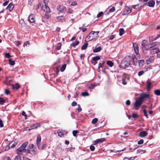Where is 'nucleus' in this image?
<instances>
[{"mask_svg": "<svg viewBox=\"0 0 160 160\" xmlns=\"http://www.w3.org/2000/svg\"><path fill=\"white\" fill-rule=\"evenodd\" d=\"M132 117L134 118H136L138 117V115L135 113H132Z\"/></svg>", "mask_w": 160, "mask_h": 160, "instance_id": "338daca9", "label": "nucleus"}, {"mask_svg": "<svg viewBox=\"0 0 160 160\" xmlns=\"http://www.w3.org/2000/svg\"><path fill=\"white\" fill-rule=\"evenodd\" d=\"M122 83L123 85H125L127 84V82L125 81L124 78H127L128 79V76L127 74L123 73V75L122 76Z\"/></svg>", "mask_w": 160, "mask_h": 160, "instance_id": "2eb2a0df", "label": "nucleus"}, {"mask_svg": "<svg viewBox=\"0 0 160 160\" xmlns=\"http://www.w3.org/2000/svg\"><path fill=\"white\" fill-rule=\"evenodd\" d=\"M34 147V145L33 144H30L28 147V148L29 149V150H30V149H33V148Z\"/></svg>", "mask_w": 160, "mask_h": 160, "instance_id": "13d9d810", "label": "nucleus"}, {"mask_svg": "<svg viewBox=\"0 0 160 160\" xmlns=\"http://www.w3.org/2000/svg\"><path fill=\"white\" fill-rule=\"evenodd\" d=\"M143 143V139H141L138 142V143L139 145L142 144Z\"/></svg>", "mask_w": 160, "mask_h": 160, "instance_id": "bf43d9fd", "label": "nucleus"}, {"mask_svg": "<svg viewBox=\"0 0 160 160\" xmlns=\"http://www.w3.org/2000/svg\"><path fill=\"white\" fill-rule=\"evenodd\" d=\"M150 52L151 54L153 55L155 53H157L159 52V49L157 48H153L152 49H150Z\"/></svg>", "mask_w": 160, "mask_h": 160, "instance_id": "9b49d317", "label": "nucleus"}, {"mask_svg": "<svg viewBox=\"0 0 160 160\" xmlns=\"http://www.w3.org/2000/svg\"><path fill=\"white\" fill-rule=\"evenodd\" d=\"M149 41H151V42H152V41L155 40H154V38H153V36L150 37L149 38Z\"/></svg>", "mask_w": 160, "mask_h": 160, "instance_id": "052dcab7", "label": "nucleus"}, {"mask_svg": "<svg viewBox=\"0 0 160 160\" xmlns=\"http://www.w3.org/2000/svg\"><path fill=\"white\" fill-rule=\"evenodd\" d=\"M12 81V80H9V79H8V78H6V81H5V82H6V84H9V83Z\"/></svg>", "mask_w": 160, "mask_h": 160, "instance_id": "49530a36", "label": "nucleus"}, {"mask_svg": "<svg viewBox=\"0 0 160 160\" xmlns=\"http://www.w3.org/2000/svg\"><path fill=\"white\" fill-rule=\"evenodd\" d=\"M41 8L42 10L47 13L51 12L49 8L47 6L45 3L44 5H42Z\"/></svg>", "mask_w": 160, "mask_h": 160, "instance_id": "0eeeda50", "label": "nucleus"}, {"mask_svg": "<svg viewBox=\"0 0 160 160\" xmlns=\"http://www.w3.org/2000/svg\"><path fill=\"white\" fill-rule=\"evenodd\" d=\"M5 102V100L3 98H0V104L3 105Z\"/></svg>", "mask_w": 160, "mask_h": 160, "instance_id": "a19ab883", "label": "nucleus"}, {"mask_svg": "<svg viewBox=\"0 0 160 160\" xmlns=\"http://www.w3.org/2000/svg\"><path fill=\"white\" fill-rule=\"evenodd\" d=\"M46 146L47 145L46 144H43L42 145L41 149L42 150H44L46 148Z\"/></svg>", "mask_w": 160, "mask_h": 160, "instance_id": "680f3d73", "label": "nucleus"}, {"mask_svg": "<svg viewBox=\"0 0 160 160\" xmlns=\"http://www.w3.org/2000/svg\"><path fill=\"white\" fill-rule=\"evenodd\" d=\"M82 95L83 96H89V94L87 92H84L82 93Z\"/></svg>", "mask_w": 160, "mask_h": 160, "instance_id": "a18cd8bd", "label": "nucleus"}, {"mask_svg": "<svg viewBox=\"0 0 160 160\" xmlns=\"http://www.w3.org/2000/svg\"><path fill=\"white\" fill-rule=\"evenodd\" d=\"M154 94L157 96L160 95V90L159 89L155 90L154 91Z\"/></svg>", "mask_w": 160, "mask_h": 160, "instance_id": "c9c22d12", "label": "nucleus"}, {"mask_svg": "<svg viewBox=\"0 0 160 160\" xmlns=\"http://www.w3.org/2000/svg\"><path fill=\"white\" fill-rule=\"evenodd\" d=\"M95 32L92 31L89 33V35H88V36H87L86 38V39H87V40H88V41H91L93 39H94V38L93 37H92L91 36H90V35H93L95 33Z\"/></svg>", "mask_w": 160, "mask_h": 160, "instance_id": "9d476101", "label": "nucleus"}, {"mask_svg": "<svg viewBox=\"0 0 160 160\" xmlns=\"http://www.w3.org/2000/svg\"><path fill=\"white\" fill-rule=\"evenodd\" d=\"M12 89H13L17 90L20 87V85L18 83H16L15 85H12Z\"/></svg>", "mask_w": 160, "mask_h": 160, "instance_id": "412c9836", "label": "nucleus"}, {"mask_svg": "<svg viewBox=\"0 0 160 160\" xmlns=\"http://www.w3.org/2000/svg\"><path fill=\"white\" fill-rule=\"evenodd\" d=\"M14 160H21V157L19 155L16 156L15 158H14Z\"/></svg>", "mask_w": 160, "mask_h": 160, "instance_id": "5fc2aeb1", "label": "nucleus"}, {"mask_svg": "<svg viewBox=\"0 0 160 160\" xmlns=\"http://www.w3.org/2000/svg\"><path fill=\"white\" fill-rule=\"evenodd\" d=\"M28 19L30 22H34L35 21L34 15L33 14H30L28 17Z\"/></svg>", "mask_w": 160, "mask_h": 160, "instance_id": "dca6fc26", "label": "nucleus"}, {"mask_svg": "<svg viewBox=\"0 0 160 160\" xmlns=\"http://www.w3.org/2000/svg\"><path fill=\"white\" fill-rule=\"evenodd\" d=\"M143 100H141L139 98L138 100H136L134 104L133 105L134 107H138L140 106L143 103Z\"/></svg>", "mask_w": 160, "mask_h": 160, "instance_id": "20e7f679", "label": "nucleus"}, {"mask_svg": "<svg viewBox=\"0 0 160 160\" xmlns=\"http://www.w3.org/2000/svg\"><path fill=\"white\" fill-rule=\"evenodd\" d=\"M147 90L148 91H149L150 90V86L152 84L151 82L148 80L147 81Z\"/></svg>", "mask_w": 160, "mask_h": 160, "instance_id": "4be33fe9", "label": "nucleus"}, {"mask_svg": "<svg viewBox=\"0 0 160 160\" xmlns=\"http://www.w3.org/2000/svg\"><path fill=\"white\" fill-rule=\"evenodd\" d=\"M28 142H25L23 143L21 145V146L23 148H24L25 149V148L27 147L28 145Z\"/></svg>", "mask_w": 160, "mask_h": 160, "instance_id": "58836bf2", "label": "nucleus"}, {"mask_svg": "<svg viewBox=\"0 0 160 160\" xmlns=\"http://www.w3.org/2000/svg\"><path fill=\"white\" fill-rule=\"evenodd\" d=\"M22 116H24L25 117V119H27L26 117H27V114H26L25 112L24 111H23L22 112Z\"/></svg>", "mask_w": 160, "mask_h": 160, "instance_id": "69168bd1", "label": "nucleus"}, {"mask_svg": "<svg viewBox=\"0 0 160 160\" xmlns=\"http://www.w3.org/2000/svg\"><path fill=\"white\" fill-rule=\"evenodd\" d=\"M148 134L147 132L146 131H142L139 133V136L142 138H143L146 136Z\"/></svg>", "mask_w": 160, "mask_h": 160, "instance_id": "a211bd4d", "label": "nucleus"}, {"mask_svg": "<svg viewBox=\"0 0 160 160\" xmlns=\"http://www.w3.org/2000/svg\"><path fill=\"white\" fill-rule=\"evenodd\" d=\"M41 140V138L40 135H38L37 136V145L38 149H40V144Z\"/></svg>", "mask_w": 160, "mask_h": 160, "instance_id": "f8f14e48", "label": "nucleus"}, {"mask_svg": "<svg viewBox=\"0 0 160 160\" xmlns=\"http://www.w3.org/2000/svg\"><path fill=\"white\" fill-rule=\"evenodd\" d=\"M102 49L101 47L99 46L98 48H95L93 50V52H97L100 51Z\"/></svg>", "mask_w": 160, "mask_h": 160, "instance_id": "393cba45", "label": "nucleus"}, {"mask_svg": "<svg viewBox=\"0 0 160 160\" xmlns=\"http://www.w3.org/2000/svg\"><path fill=\"white\" fill-rule=\"evenodd\" d=\"M73 10L70 8H68V10H67V12L68 13H73Z\"/></svg>", "mask_w": 160, "mask_h": 160, "instance_id": "8fccbe9b", "label": "nucleus"}, {"mask_svg": "<svg viewBox=\"0 0 160 160\" xmlns=\"http://www.w3.org/2000/svg\"><path fill=\"white\" fill-rule=\"evenodd\" d=\"M146 43V41L145 40H143L141 43V45L143 47H142L143 49H145V46Z\"/></svg>", "mask_w": 160, "mask_h": 160, "instance_id": "e433bc0d", "label": "nucleus"}, {"mask_svg": "<svg viewBox=\"0 0 160 160\" xmlns=\"http://www.w3.org/2000/svg\"><path fill=\"white\" fill-rule=\"evenodd\" d=\"M154 46H155V44H154V42H153L151 44L148 45V48L147 49V50L152 49Z\"/></svg>", "mask_w": 160, "mask_h": 160, "instance_id": "72a5a7b5", "label": "nucleus"}, {"mask_svg": "<svg viewBox=\"0 0 160 160\" xmlns=\"http://www.w3.org/2000/svg\"><path fill=\"white\" fill-rule=\"evenodd\" d=\"M57 10L60 12H64L66 10V8L62 5H60L57 6Z\"/></svg>", "mask_w": 160, "mask_h": 160, "instance_id": "1a4fd4ad", "label": "nucleus"}, {"mask_svg": "<svg viewBox=\"0 0 160 160\" xmlns=\"http://www.w3.org/2000/svg\"><path fill=\"white\" fill-rule=\"evenodd\" d=\"M62 44L61 43H59L56 47L57 50H59L61 49Z\"/></svg>", "mask_w": 160, "mask_h": 160, "instance_id": "09e8293b", "label": "nucleus"}, {"mask_svg": "<svg viewBox=\"0 0 160 160\" xmlns=\"http://www.w3.org/2000/svg\"><path fill=\"white\" fill-rule=\"evenodd\" d=\"M95 147L93 145H91L90 146V149L92 151H93L95 150Z\"/></svg>", "mask_w": 160, "mask_h": 160, "instance_id": "864d4df0", "label": "nucleus"}, {"mask_svg": "<svg viewBox=\"0 0 160 160\" xmlns=\"http://www.w3.org/2000/svg\"><path fill=\"white\" fill-rule=\"evenodd\" d=\"M41 125L39 123H34L30 127V128H31V129H34L38 127H40Z\"/></svg>", "mask_w": 160, "mask_h": 160, "instance_id": "f3484780", "label": "nucleus"}, {"mask_svg": "<svg viewBox=\"0 0 160 160\" xmlns=\"http://www.w3.org/2000/svg\"><path fill=\"white\" fill-rule=\"evenodd\" d=\"M139 98L141 100H142L143 101V99L145 98H147V99H149L150 98V97L149 94L146 93H144L141 94Z\"/></svg>", "mask_w": 160, "mask_h": 160, "instance_id": "f03ea898", "label": "nucleus"}, {"mask_svg": "<svg viewBox=\"0 0 160 160\" xmlns=\"http://www.w3.org/2000/svg\"><path fill=\"white\" fill-rule=\"evenodd\" d=\"M64 17L63 16H58L56 17L58 21H61L64 19Z\"/></svg>", "mask_w": 160, "mask_h": 160, "instance_id": "7c9ffc66", "label": "nucleus"}, {"mask_svg": "<svg viewBox=\"0 0 160 160\" xmlns=\"http://www.w3.org/2000/svg\"><path fill=\"white\" fill-rule=\"evenodd\" d=\"M132 12V9L128 6H126L123 11L124 13L122 15H127L130 13Z\"/></svg>", "mask_w": 160, "mask_h": 160, "instance_id": "7ed1b4c3", "label": "nucleus"}, {"mask_svg": "<svg viewBox=\"0 0 160 160\" xmlns=\"http://www.w3.org/2000/svg\"><path fill=\"white\" fill-rule=\"evenodd\" d=\"M98 143H102L104 142L105 140V138H102L100 139H96Z\"/></svg>", "mask_w": 160, "mask_h": 160, "instance_id": "cd10ccee", "label": "nucleus"}, {"mask_svg": "<svg viewBox=\"0 0 160 160\" xmlns=\"http://www.w3.org/2000/svg\"><path fill=\"white\" fill-rule=\"evenodd\" d=\"M124 32V30L122 28H121L119 30V35L120 36H122Z\"/></svg>", "mask_w": 160, "mask_h": 160, "instance_id": "f704fd0d", "label": "nucleus"}, {"mask_svg": "<svg viewBox=\"0 0 160 160\" xmlns=\"http://www.w3.org/2000/svg\"><path fill=\"white\" fill-rule=\"evenodd\" d=\"M27 152L30 153L32 155H34L36 154V151L33 149L32 150H29L28 149L27 150Z\"/></svg>", "mask_w": 160, "mask_h": 160, "instance_id": "aec40b11", "label": "nucleus"}, {"mask_svg": "<svg viewBox=\"0 0 160 160\" xmlns=\"http://www.w3.org/2000/svg\"><path fill=\"white\" fill-rule=\"evenodd\" d=\"M131 64L135 65L137 63V59L135 55H132L131 57Z\"/></svg>", "mask_w": 160, "mask_h": 160, "instance_id": "6e6552de", "label": "nucleus"}, {"mask_svg": "<svg viewBox=\"0 0 160 160\" xmlns=\"http://www.w3.org/2000/svg\"><path fill=\"white\" fill-rule=\"evenodd\" d=\"M136 158V157H130V158H128V157H125L124 158V160H126V159H127L128 160H133L135 159V158Z\"/></svg>", "mask_w": 160, "mask_h": 160, "instance_id": "ea45409f", "label": "nucleus"}, {"mask_svg": "<svg viewBox=\"0 0 160 160\" xmlns=\"http://www.w3.org/2000/svg\"><path fill=\"white\" fill-rule=\"evenodd\" d=\"M57 133L58 134V135L61 137L64 135H66L67 134V132L65 131L62 130H58L57 132Z\"/></svg>", "mask_w": 160, "mask_h": 160, "instance_id": "ddd939ff", "label": "nucleus"}, {"mask_svg": "<svg viewBox=\"0 0 160 160\" xmlns=\"http://www.w3.org/2000/svg\"><path fill=\"white\" fill-rule=\"evenodd\" d=\"M134 49L135 52L136 53H138V46H136L134 48Z\"/></svg>", "mask_w": 160, "mask_h": 160, "instance_id": "0e129e2a", "label": "nucleus"}, {"mask_svg": "<svg viewBox=\"0 0 160 160\" xmlns=\"http://www.w3.org/2000/svg\"><path fill=\"white\" fill-rule=\"evenodd\" d=\"M79 43V42L78 41H75L73 42L72 45L74 47L77 45Z\"/></svg>", "mask_w": 160, "mask_h": 160, "instance_id": "79ce46f5", "label": "nucleus"}, {"mask_svg": "<svg viewBox=\"0 0 160 160\" xmlns=\"http://www.w3.org/2000/svg\"><path fill=\"white\" fill-rule=\"evenodd\" d=\"M100 57L99 56H97L94 57H93L91 60H92L93 61H97L100 60Z\"/></svg>", "mask_w": 160, "mask_h": 160, "instance_id": "2f4dec72", "label": "nucleus"}, {"mask_svg": "<svg viewBox=\"0 0 160 160\" xmlns=\"http://www.w3.org/2000/svg\"><path fill=\"white\" fill-rule=\"evenodd\" d=\"M5 56V57L8 58H9L11 57V55L9 53H6Z\"/></svg>", "mask_w": 160, "mask_h": 160, "instance_id": "774afa93", "label": "nucleus"}, {"mask_svg": "<svg viewBox=\"0 0 160 160\" xmlns=\"http://www.w3.org/2000/svg\"><path fill=\"white\" fill-rule=\"evenodd\" d=\"M131 57L127 56L125 57L121 61L120 67L122 69H125L128 68L131 64Z\"/></svg>", "mask_w": 160, "mask_h": 160, "instance_id": "f257e3e1", "label": "nucleus"}, {"mask_svg": "<svg viewBox=\"0 0 160 160\" xmlns=\"http://www.w3.org/2000/svg\"><path fill=\"white\" fill-rule=\"evenodd\" d=\"M138 65L140 67H142L144 64V61L143 60H141L138 61Z\"/></svg>", "mask_w": 160, "mask_h": 160, "instance_id": "a878e982", "label": "nucleus"}, {"mask_svg": "<svg viewBox=\"0 0 160 160\" xmlns=\"http://www.w3.org/2000/svg\"><path fill=\"white\" fill-rule=\"evenodd\" d=\"M44 17L46 18L49 19L51 18V15L50 14L46 13L45 14Z\"/></svg>", "mask_w": 160, "mask_h": 160, "instance_id": "37998d69", "label": "nucleus"}, {"mask_svg": "<svg viewBox=\"0 0 160 160\" xmlns=\"http://www.w3.org/2000/svg\"><path fill=\"white\" fill-rule=\"evenodd\" d=\"M145 72V71L143 70L140 71L138 72V75L139 76H140L144 74Z\"/></svg>", "mask_w": 160, "mask_h": 160, "instance_id": "c03bdc74", "label": "nucleus"}, {"mask_svg": "<svg viewBox=\"0 0 160 160\" xmlns=\"http://www.w3.org/2000/svg\"><path fill=\"white\" fill-rule=\"evenodd\" d=\"M14 8V5L12 3H9L7 7V8L10 11H11Z\"/></svg>", "mask_w": 160, "mask_h": 160, "instance_id": "5701e85b", "label": "nucleus"}, {"mask_svg": "<svg viewBox=\"0 0 160 160\" xmlns=\"http://www.w3.org/2000/svg\"><path fill=\"white\" fill-rule=\"evenodd\" d=\"M10 146L9 145V144L8 145H7L5 148V151H8V150L10 149Z\"/></svg>", "mask_w": 160, "mask_h": 160, "instance_id": "e2e57ef3", "label": "nucleus"}, {"mask_svg": "<svg viewBox=\"0 0 160 160\" xmlns=\"http://www.w3.org/2000/svg\"><path fill=\"white\" fill-rule=\"evenodd\" d=\"M66 66H67V64H63L62 66L61 67V68L60 69V71L61 72H63L65 70V69L66 67Z\"/></svg>", "mask_w": 160, "mask_h": 160, "instance_id": "c85d7f7f", "label": "nucleus"}, {"mask_svg": "<svg viewBox=\"0 0 160 160\" xmlns=\"http://www.w3.org/2000/svg\"><path fill=\"white\" fill-rule=\"evenodd\" d=\"M155 4V2L154 0H152L149 1L148 2L145 3L144 5H147L150 7H153Z\"/></svg>", "mask_w": 160, "mask_h": 160, "instance_id": "423d86ee", "label": "nucleus"}, {"mask_svg": "<svg viewBox=\"0 0 160 160\" xmlns=\"http://www.w3.org/2000/svg\"><path fill=\"white\" fill-rule=\"evenodd\" d=\"M154 59V58L153 56H152L150 58L146 60V62L147 64H150L151 62H152Z\"/></svg>", "mask_w": 160, "mask_h": 160, "instance_id": "6ab92c4d", "label": "nucleus"}, {"mask_svg": "<svg viewBox=\"0 0 160 160\" xmlns=\"http://www.w3.org/2000/svg\"><path fill=\"white\" fill-rule=\"evenodd\" d=\"M115 7H112L111 8L109 9V11L110 12H112L115 11Z\"/></svg>", "mask_w": 160, "mask_h": 160, "instance_id": "6e6d98bb", "label": "nucleus"}, {"mask_svg": "<svg viewBox=\"0 0 160 160\" xmlns=\"http://www.w3.org/2000/svg\"><path fill=\"white\" fill-rule=\"evenodd\" d=\"M97 86L96 83L91 84L90 86L88 87V88L89 89H92Z\"/></svg>", "mask_w": 160, "mask_h": 160, "instance_id": "c756f323", "label": "nucleus"}, {"mask_svg": "<svg viewBox=\"0 0 160 160\" xmlns=\"http://www.w3.org/2000/svg\"><path fill=\"white\" fill-rule=\"evenodd\" d=\"M27 150L28 149L24 148L21 146L20 147L17 149V152L18 154L19 155H20L21 154V153L22 152H27Z\"/></svg>", "mask_w": 160, "mask_h": 160, "instance_id": "39448f33", "label": "nucleus"}, {"mask_svg": "<svg viewBox=\"0 0 160 160\" xmlns=\"http://www.w3.org/2000/svg\"><path fill=\"white\" fill-rule=\"evenodd\" d=\"M103 14V12H99L97 15V17L98 18H100Z\"/></svg>", "mask_w": 160, "mask_h": 160, "instance_id": "4d7b16f0", "label": "nucleus"}, {"mask_svg": "<svg viewBox=\"0 0 160 160\" xmlns=\"http://www.w3.org/2000/svg\"><path fill=\"white\" fill-rule=\"evenodd\" d=\"M78 132V130H73L72 132L73 135L75 137L77 134Z\"/></svg>", "mask_w": 160, "mask_h": 160, "instance_id": "3c124183", "label": "nucleus"}, {"mask_svg": "<svg viewBox=\"0 0 160 160\" xmlns=\"http://www.w3.org/2000/svg\"><path fill=\"white\" fill-rule=\"evenodd\" d=\"M107 64L110 67H112L113 65V62L109 60H108L107 62Z\"/></svg>", "mask_w": 160, "mask_h": 160, "instance_id": "bb28decb", "label": "nucleus"}, {"mask_svg": "<svg viewBox=\"0 0 160 160\" xmlns=\"http://www.w3.org/2000/svg\"><path fill=\"white\" fill-rule=\"evenodd\" d=\"M18 141L16 139H15L11 142L9 144L11 148H14L18 144Z\"/></svg>", "mask_w": 160, "mask_h": 160, "instance_id": "4468645a", "label": "nucleus"}, {"mask_svg": "<svg viewBox=\"0 0 160 160\" xmlns=\"http://www.w3.org/2000/svg\"><path fill=\"white\" fill-rule=\"evenodd\" d=\"M88 45V43L87 42H85L84 43L81 49L82 50H85L86 49Z\"/></svg>", "mask_w": 160, "mask_h": 160, "instance_id": "473e14b6", "label": "nucleus"}, {"mask_svg": "<svg viewBox=\"0 0 160 160\" xmlns=\"http://www.w3.org/2000/svg\"><path fill=\"white\" fill-rule=\"evenodd\" d=\"M9 64L13 66L15 64V62L14 61L12 60V59L11 58L9 59Z\"/></svg>", "mask_w": 160, "mask_h": 160, "instance_id": "4c0bfd02", "label": "nucleus"}, {"mask_svg": "<svg viewBox=\"0 0 160 160\" xmlns=\"http://www.w3.org/2000/svg\"><path fill=\"white\" fill-rule=\"evenodd\" d=\"M105 63L104 61H100L98 64V69H99L100 68H104V65Z\"/></svg>", "mask_w": 160, "mask_h": 160, "instance_id": "b1692460", "label": "nucleus"}, {"mask_svg": "<svg viewBox=\"0 0 160 160\" xmlns=\"http://www.w3.org/2000/svg\"><path fill=\"white\" fill-rule=\"evenodd\" d=\"M143 113H144V115L145 116L146 118H148V115L147 113V111L145 109L143 110Z\"/></svg>", "mask_w": 160, "mask_h": 160, "instance_id": "603ef678", "label": "nucleus"}, {"mask_svg": "<svg viewBox=\"0 0 160 160\" xmlns=\"http://www.w3.org/2000/svg\"><path fill=\"white\" fill-rule=\"evenodd\" d=\"M98 120L97 118H94L93 119L92 121V122L93 124H95L97 123Z\"/></svg>", "mask_w": 160, "mask_h": 160, "instance_id": "de8ad7c7", "label": "nucleus"}]
</instances>
